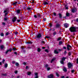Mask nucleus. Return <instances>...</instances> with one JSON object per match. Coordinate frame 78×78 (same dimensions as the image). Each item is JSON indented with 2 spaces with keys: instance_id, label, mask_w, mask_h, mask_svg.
I'll use <instances>...</instances> for the list:
<instances>
[{
  "instance_id": "50",
  "label": "nucleus",
  "mask_w": 78,
  "mask_h": 78,
  "mask_svg": "<svg viewBox=\"0 0 78 78\" xmlns=\"http://www.w3.org/2000/svg\"><path fill=\"white\" fill-rule=\"evenodd\" d=\"M18 33H17V32H15V34L17 35V34Z\"/></svg>"
},
{
  "instance_id": "61",
  "label": "nucleus",
  "mask_w": 78,
  "mask_h": 78,
  "mask_svg": "<svg viewBox=\"0 0 78 78\" xmlns=\"http://www.w3.org/2000/svg\"><path fill=\"white\" fill-rule=\"evenodd\" d=\"M66 9H69V8L68 7H66Z\"/></svg>"
},
{
  "instance_id": "43",
  "label": "nucleus",
  "mask_w": 78,
  "mask_h": 78,
  "mask_svg": "<svg viewBox=\"0 0 78 78\" xmlns=\"http://www.w3.org/2000/svg\"><path fill=\"white\" fill-rule=\"evenodd\" d=\"M49 26H50V27H51L52 26V24H51V23H50L49 24Z\"/></svg>"
},
{
  "instance_id": "42",
  "label": "nucleus",
  "mask_w": 78,
  "mask_h": 78,
  "mask_svg": "<svg viewBox=\"0 0 78 78\" xmlns=\"http://www.w3.org/2000/svg\"><path fill=\"white\" fill-rule=\"evenodd\" d=\"M2 25H4V26H5V23H2Z\"/></svg>"
},
{
  "instance_id": "40",
  "label": "nucleus",
  "mask_w": 78,
  "mask_h": 78,
  "mask_svg": "<svg viewBox=\"0 0 78 78\" xmlns=\"http://www.w3.org/2000/svg\"><path fill=\"white\" fill-rule=\"evenodd\" d=\"M34 17L35 18H37V16L36 15H34Z\"/></svg>"
},
{
  "instance_id": "34",
  "label": "nucleus",
  "mask_w": 78,
  "mask_h": 78,
  "mask_svg": "<svg viewBox=\"0 0 78 78\" xmlns=\"http://www.w3.org/2000/svg\"><path fill=\"white\" fill-rule=\"evenodd\" d=\"M50 67H48L47 68V70L48 71V70H50Z\"/></svg>"
},
{
  "instance_id": "48",
  "label": "nucleus",
  "mask_w": 78,
  "mask_h": 78,
  "mask_svg": "<svg viewBox=\"0 0 78 78\" xmlns=\"http://www.w3.org/2000/svg\"><path fill=\"white\" fill-rule=\"evenodd\" d=\"M76 63L78 64V58H77L76 59Z\"/></svg>"
},
{
  "instance_id": "58",
  "label": "nucleus",
  "mask_w": 78,
  "mask_h": 78,
  "mask_svg": "<svg viewBox=\"0 0 78 78\" xmlns=\"http://www.w3.org/2000/svg\"><path fill=\"white\" fill-rule=\"evenodd\" d=\"M50 37H48V36H46V38H49Z\"/></svg>"
},
{
  "instance_id": "28",
  "label": "nucleus",
  "mask_w": 78,
  "mask_h": 78,
  "mask_svg": "<svg viewBox=\"0 0 78 78\" xmlns=\"http://www.w3.org/2000/svg\"><path fill=\"white\" fill-rule=\"evenodd\" d=\"M12 49V50H13V51H15V50H16V48H14Z\"/></svg>"
},
{
  "instance_id": "53",
  "label": "nucleus",
  "mask_w": 78,
  "mask_h": 78,
  "mask_svg": "<svg viewBox=\"0 0 78 78\" xmlns=\"http://www.w3.org/2000/svg\"><path fill=\"white\" fill-rule=\"evenodd\" d=\"M5 59H3L2 60V62H5Z\"/></svg>"
},
{
  "instance_id": "22",
  "label": "nucleus",
  "mask_w": 78,
  "mask_h": 78,
  "mask_svg": "<svg viewBox=\"0 0 78 78\" xmlns=\"http://www.w3.org/2000/svg\"><path fill=\"white\" fill-rule=\"evenodd\" d=\"M37 17H39L41 16V15H40L39 14H38L37 15Z\"/></svg>"
},
{
  "instance_id": "41",
  "label": "nucleus",
  "mask_w": 78,
  "mask_h": 78,
  "mask_svg": "<svg viewBox=\"0 0 78 78\" xmlns=\"http://www.w3.org/2000/svg\"><path fill=\"white\" fill-rule=\"evenodd\" d=\"M8 12V10H6L4 11V12Z\"/></svg>"
},
{
  "instance_id": "60",
  "label": "nucleus",
  "mask_w": 78,
  "mask_h": 78,
  "mask_svg": "<svg viewBox=\"0 0 78 78\" xmlns=\"http://www.w3.org/2000/svg\"><path fill=\"white\" fill-rule=\"evenodd\" d=\"M61 78H64V76H62V77H61Z\"/></svg>"
},
{
  "instance_id": "26",
  "label": "nucleus",
  "mask_w": 78,
  "mask_h": 78,
  "mask_svg": "<svg viewBox=\"0 0 78 78\" xmlns=\"http://www.w3.org/2000/svg\"><path fill=\"white\" fill-rule=\"evenodd\" d=\"M2 75H3V76H6V75H7V74H6V73L2 74Z\"/></svg>"
},
{
  "instance_id": "1",
  "label": "nucleus",
  "mask_w": 78,
  "mask_h": 78,
  "mask_svg": "<svg viewBox=\"0 0 78 78\" xmlns=\"http://www.w3.org/2000/svg\"><path fill=\"white\" fill-rule=\"evenodd\" d=\"M69 30L71 32H75L76 31V28L75 27H71L69 28Z\"/></svg>"
},
{
  "instance_id": "5",
  "label": "nucleus",
  "mask_w": 78,
  "mask_h": 78,
  "mask_svg": "<svg viewBox=\"0 0 78 78\" xmlns=\"http://www.w3.org/2000/svg\"><path fill=\"white\" fill-rule=\"evenodd\" d=\"M53 77H54L53 76V75L52 74H50L48 76V78H53Z\"/></svg>"
},
{
  "instance_id": "12",
  "label": "nucleus",
  "mask_w": 78,
  "mask_h": 78,
  "mask_svg": "<svg viewBox=\"0 0 78 78\" xmlns=\"http://www.w3.org/2000/svg\"><path fill=\"white\" fill-rule=\"evenodd\" d=\"M41 34H39L37 36V38H40V37H41Z\"/></svg>"
},
{
  "instance_id": "19",
  "label": "nucleus",
  "mask_w": 78,
  "mask_h": 78,
  "mask_svg": "<svg viewBox=\"0 0 78 78\" xmlns=\"http://www.w3.org/2000/svg\"><path fill=\"white\" fill-rule=\"evenodd\" d=\"M27 10H29V11H30V10H31V8L30 7H27Z\"/></svg>"
},
{
  "instance_id": "18",
  "label": "nucleus",
  "mask_w": 78,
  "mask_h": 78,
  "mask_svg": "<svg viewBox=\"0 0 78 78\" xmlns=\"http://www.w3.org/2000/svg\"><path fill=\"white\" fill-rule=\"evenodd\" d=\"M56 28H58V27H59V24H57L56 25Z\"/></svg>"
},
{
  "instance_id": "8",
  "label": "nucleus",
  "mask_w": 78,
  "mask_h": 78,
  "mask_svg": "<svg viewBox=\"0 0 78 78\" xmlns=\"http://www.w3.org/2000/svg\"><path fill=\"white\" fill-rule=\"evenodd\" d=\"M71 11L72 12H76V8H75L73 9Z\"/></svg>"
},
{
  "instance_id": "59",
  "label": "nucleus",
  "mask_w": 78,
  "mask_h": 78,
  "mask_svg": "<svg viewBox=\"0 0 78 78\" xmlns=\"http://www.w3.org/2000/svg\"><path fill=\"white\" fill-rule=\"evenodd\" d=\"M65 54H66V53H67V51H65Z\"/></svg>"
},
{
  "instance_id": "31",
  "label": "nucleus",
  "mask_w": 78,
  "mask_h": 78,
  "mask_svg": "<svg viewBox=\"0 0 78 78\" xmlns=\"http://www.w3.org/2000/svg\"><path fill=\"white\" fill-rule=\"evenodd\" d=\"M66 16H69V13H66Z\"/></svg>"
},
{
  "instance_id": "57",
  "label": "nucleus",
  "mask_w": 78,
  "mask_h": 78,
  "mask_svg": "<svg viewBox=\"0 0 78 78\" xmlns=\"http://www.w3.org/2000/svg\"><path fill=\"white\" fill-rule=\"evenodd\" d=\"M53 14H54V16H55L56 15V13H54Z\"/></svg>"
},
{
  "instance_id": "49",
  "label": "nucleus",
  "mask_w": 78,
  "mask_h": 78,
  "mask_svg": "<svg viewBox=\"0 0 78 78\" xmlns=\"http://www.w3.org/2000/svg\"><path fill=\"white\" fill-rule=\"evenodd\" d=\"M74 70H71V72L72 73H73L74 72Z\"/></svg>"
},
{
  "instance_id": "35",
  "label": "nucleus",
  "mask_w": 78,
  "mask_h": 78,
  "mask_svg": "<svg viewBox=\"0 0 78 78\" xmlns=\"http://www.w3.org/2000/svg\"><path fill=\"white\" fill-rule=\"evenodd\" d=\"M16 66H18L19 64V63H16Z\"/></svg>"
},
{
  "instance_id": "32",
  "label": "nucleus",
  "mask_w": 78,
  "mask_h": 78,
  "mask_svg": "<svg viewBox=\"0 0 78 78\" xmlns=\"http://www.w3.org/2000/svg\"><path fill=\"white\" fill-rule=\"evenodd\" d=\"M27 44H32V42H28Z\"/></svg>"
},
{
  "instance_id": "39",
  "label": "nucleus",
  "mask_w": 78,
  "mask_h": 78,
  "mask_svg": "<svg viewBox=\"0 0 78 78\" xmlns=\"http://www.w3.org/2000/svg\"><path fill=\"white\" fill-rule=\"evenodd\" d=\"M68 55H69V56H70V55H71V52H69L68 53Z\"/></svg>"
},
{
  "instance_id": "25",
  "label": "nucleus",
  "mask_w": 78,
  "mask_h": 78,
  "mask_svg": "<svg viewBox=\"0 0 78 78\" xmlns=\"http://www.w3.org/2000/svg\"><path fill=\"white\" fill-rule=\"evenodd\" d=\"M40 51H41V49L39 48H38L37 51H38V52H40Z\"/></svg>"
},
{
  "instance_id": "38",
  "label": "nucleus",
  "mask_w": 78,
  "mask_h": 78,
  "mask_svg": "<svg viewBox=\"0 0 78 78\" xmlns=\"http://www.w3.org/2000/svg\"><path fill=\"white\" fill-rule=\"evenodd\" d=\"M62 41H60L59 42V44L60 45H61V44H62Z\"/></svg>"
},
{
  "instance_id": "13",
  "label": "nucleus",
  "mask_w": 78,
  "mask_h": 78,
  "mask_svg": "<svg viewBox=\"0 0 78 78\" xmlns=\"http://www.w3.org/2000/svg\"><path fill=\"white\" fill-rule=\"evenodd\" d=\"M54 53L55 54H58V51H57L56 50H54Z\"/></svg>"
},
{
  "instance_id": "54",
  "label": "nucleus",
  "mask_w": 78,
  "mask_h": 78,
  "mask_svg": "<svg viewBox=\"0 0 78 78\" xmlns=\"http://www.w3.org/2000/svg\"><path fill=\"white\" fill-rule=\"evenodd\" d=\"M44 21H46V18H44L43 19Z\"/></svg>"
},
{
  "instance_id": "7",
  "label": "nucleus",
  "mask_w": 78,
  "mask_h": 78,
  "mask_svg": "<svg viewBox=\"0 0 78 78\" xmlns=\"http://www.w3.org/2000/svg\"><path fill=\"white\" fill-rule=\"evenodd\" d=\"M0 47L2 50H5V47L3 45H1Z\"/></svg>"
},
{
  "instance_id": "6",
  "label": "nucleus",
  "mask_w": 78,
  "mask_h": 78,
  "mask_svg": "<svg viewBox=\"0 0 78 78\" xmlns=\"http://www.w3.org/2000/svg\"><path fill=\"white\" fill-rule=\"evenodd\" d=\"M72 48V46L68 44L67 45V49L68 50H70V48Z\"/></svg>"
},
{
  "instance_id": "9",
  "label": "nucleus",
  "mask_w": 78,
  "mask_h": 78,
  "mask_svg": "<svg viewBox=\"0 0 78 78\" xmlns=\"http://www.w3.org/2000/svg\"><path fill=\"white\" fill-rule=\"evenodd\" d=\"M38 73H35V76L34 77V78H38Z\"/></svg>"
},
{
  "instance_id": "20",
  "label": "nucleus",
  "mask_w": 78,
  "mask_h": 78,
  "mask_svg": "<svg viewBox=\"0 0 78 78\" xmlns=\"http://www.w3.org/2000/svg\"><path fill=\"white\" fill-rule=\"evenodd\" d=\"M56 34H57L56 32H54L53 33V36H55V35H56Z\"/></svg>"
},
{
  "instance_id": "23",
  "label": "nucleus",
  "mask_w": 78,
  "mask_h": 78,
  "mask_svg": "<svg viewBox=\"0 0 78 78\" xmlns=\"http://www.w3.org/2000/svg\"><path fill=\"white\" fill-rule=\"evenodd\" d=\"M45 52H47V53H48L49 51H48V49H45Z\"/></svg>"
},
{
  "instance_id": "56",
  "label": "nucleus",
  "mask_w": 78,
  "mask_h": 78,
  "mask_svg": "<svg viewBox=\"0 0 78 78\" xmlns=\"http://www.w3.org/2000/svg\"><path fill=\"white\" fill-rule=\"evenodd\" d=\"M63 48L65 50H66V47H63Z\"/></svg>"
},
{
  "instance_id": "47",
  "label": "nucleus",
  "mask_w": 78,
  "mask_h": 78,
  "mask_svg": "<svg viewBox=\"0 0 78 78\" xmlns=\"http://www.w3.org/2000/svg\"><path fill=\"white\" fill-rule=\"evenodd\" d=\"M48 65H46L45 66V67H47V68L48 67Z\"/></svg>"
},
{
  "instance_id": "55",
  "label": "nucleus",
  "mask_w": 78,
  "mask_h": 78,
  "mask_svg": "<svg viewBox=\"0 0 78 78\" xmlns=\"http://www.w3.org/2000/svg\"><path fill=\"white\" fill-rule=\"evenodd\" d=\"M14 54H15V55H17V52H14Z\"/></svg>"
},
{
  "instance_id": "21",
  "label": "nucleus",
  "mask_w": 78,
  "mask_h": 78,
  "mask_svg": "<svg viewBox=\"0 0 78 78\" xmlns=\"http://www.w3.org/2000/svg\"><path fill=\"white\" fill-rule=\"evenodd\" d=\"M63 71H64V72H67V69L66 68H64L63 69Z\"/></svg>"
},
{
  "instance_id": "24",
  "label": "nucleus",
  "mask_w": 78,
  "mask_h": 78,
  "mask_svg": "<svg viewBox=\"0 0 78 78\" xmlns=\"http://www.w3.org/2000/svg\"><path fill=\"white\" fill-rule=\"evenodd\" d=\"M5 67L6 68L7 67H8V64H5Z\"/></svg>"
},
{
  "instance_id": "30",
  "label": "nucleus",
  "mask_w": 78,
  "mask_h": 78,
  "mask_svg": "<svg viewBox=\"0 0 78 78\" xmlns=\"http://www.w3.org/2000/svg\"><path fill=\"white\" fill-rule=\"evenodd\" d=\"M9 32H7L5 34V35L6 36H8V34H9Z\"/></svg>"
},
{
  "instance_id": "3",
  "label": "nucleus",
  "mask_w": 78,
  "mask_h": 78,
  "mask_svg": "<svg viewBox=\"0 0 78 78\" xmlns=\"http://www.w3.org/2000/svg\"><path fill=\"white\" fill-rule=\"evenodd\" d=\"M67 66L69 68H70L71 67H72V66H73V64L70 62H69L68 63Z\"/></svg>"
},
{
  "instance_id": "37",
  "label": "nucleus",
  "mask_w": 78,
  "mask_h": 78,
  "mask_svg": "<svg viewBox=\"0 0 78 78\" xmlns=\"http://www.w3.org/2000/svg\"><path fill=\"white\" fill-rule=\"evenodd\" d=\"M17 3V2H15L13 3V5H16Z\"/></svg>"
},
{
  "instance_id": "16",
  "label": "nucleus",
  "mask_w": 78,
  "mask_h": 78,
  "mask_svg": "<svg viewBox=\"0 0 78 78\" xmlns=\"http://www.w3.org/2000/svg\"><path fill=\"white\" fill-rule=\"evenodd\" d=\"M55 75L58 77H59V74H58L57 73H56Z\"/></svg>"
},
{
  "instance_id": "33",
  "label": "nucleus",
  "mask_w": 78,
  "mask_h": 78,
  "mask_svg": "<svg viewBox=\"0 0 78 78\" xmlns=\"http://www.w3.org/2000/svg\"><path fill=\"white\" fill-rule=\"evenodd\" d=\"M16 12L17 13H19L20 12V10H18Z\"/></svg>"
},
{
  "instance_id": "64",
  "label": "nucleus",
  "mask_w": 78,
  "mask_h": 78,
  "mask_svg": "<svg viewBox=\"0 0 78 78\" xmlns=\"http://www.w3.org/2000/svg\"><path fill=\"white\" fill-rule=\"evenodd\" d=\"M76 21L77 22H78V18L76 19Z\"/></svg>"
},
{
  "instance_id": "17",
  "label": "nucleus",
  "mask_w": 78,
  "mask_h": 78,
  "mask_svg": "<svg viewBox=\"0 0 78 78\" xmlns=\"http://www.w3.org/2000/svg\"><path fill=\"white\" fill-rule=\"evenodd\" d=\"M55 58H54L52 59L51 62V63H52V62H53V61H55Z\"/></svg>"
},
{
  "instance_id": "2",
  "label": "nucleus",
  "mask_w": 78,
  "mask_h": 78,
  "mask_svg": "<svg viewBox=\"0 0 78 78\" xmlns=\"http://www.w3.org/2000/svg\"><path fill=\"white\" fill-rule=\"evenodd\" d=\"M66 59V57H62V60L60 61V62L62 64H64V61H65V59Z\"/></svg>"
},
{
  "instance_id": "45",
  "label": "nucleus",
  "mask_w": 78,
  "mask_h": 78,
  "mask_svg": "<svg viewBox=\"0 0 78 78\" xmlns=\"http://www.w3.org/2000/svg\"><path fill=\"white\" fill-rule=\"evenodd\" d=\"M23 64L24 65H26V64H27V63L26 62H23Z\"/></svg>"
},
{
  "instance_id": "29",
  "label": "nucleus",
  "mask_w": 78,
  "mask_h": 78,
  "mask_svg": "<svg viewBox=\"0 0 78 78\" xmlns=\"http://www.w3.org/2000/svg\"><path fill=\"white\" fill-rule=\"evenodd\" d=\"M59 17H60V18H61V17H62V15H61V14H59Z\"/></svg>"
},
{
  "instance_id": "11",
  "label": "nucleus",
  "mask_w": 78,
  "mask_h": 78,
  "mask_svg": "<svg viewBox=\"0 0 78 78\" xmlns=\"http://www.w3.org/2000/svg\"><path fill=\"white\" fill-rule=\"evenodd\" d=\"M17 19V17H14L13 19L12 20V21L13 22H16V20Z\"/></svg>"
},
{
  "instance_id": "44",
  "label": "nucleus",
  "mask_w": 78,
  "mask_h": 78,
  "mask_svg": "<svg viewBox=\"0 0 78 78\" xmlns=\"http://www.w3.org/2000/svg\"><path fill=\"white\" fill-rule=\"evenodd\" d=\"M17 22H20V20H17Z\"/></svg>"
},
{
  "instance_id": "4",
  "label": "nucleus",
  "mask_w": 78,
  "mask_h": 78,
  "mask_svg": "<svg viewBox=\"0 0 78 78\" xmlns=\"http://www.w3.org/2000/svg\"><path fill=\"white\" fill-rule=\"evenodd\" d=\"M64 25L65 28H67L69 26V24L67 23H65L64 24Z\"/></svg>"
},
{
  "instance_id": "51",
  "label": "nucleus",
  "mask_w": 78,
  "mask_h": 78,
  "mask_svg": "<svg viewBox=\"0 0 78 78\" xmlns=\"http://www.w3.org/2000/svg\"><path fill=\"white\" fill-rule=\"evenodd\" d=\"M28 66H26V69H28Z\"/></svg>"
},
{
  "instance_id": "14",
  "label": "nucleus",
  "mask_w": 78,
  "mask_h": 78,
  "mask_svg": "<svg viewBox=\"0 0 78 78\" xmlns=\"http://www.w3.org/2000/svg\"><path fill=\"white\" fill-rule=\"evenodd\" d=\"M44 5H48V2H44Z\"/></svg>"
},
{
  "instance_id": "36",
  "label": "nucleus",
  "mask_w": 78,
  "mask_h": 78,
  "mask_svg": "<svg viewBox=\"0 0 78 78\" xmlns=\"http://www.w3.org/2000/svg\"><path fill=\"white\" fill-rule=\"evenodd\" d=\"M4 20L6 21V20H8V18H4Z\"/></svg>"
},
{
  "instance_id": "27",
  "label": "nucleus",
  "mask_w": 78,
  "mask_h": 78,
  "mask_svg": "<svg viewBox=\"0 0 78 78\" xmlns=\"http://www.w3.org/2000/svg\"><path fill=\"white\" fill-rule=\"evenodd\" d=\"M0 36H4V34H3V33H2L0 34Z\"/></svg>"
},
{
  "instance_id": "10",
  "label": "nucleus",
  "mask_w": 78,
  "mask_h": 78,
  "mask_svg": "<svg viewBox=\"0 0 78 78\" xmlns=\"http://www.w3.org/2000/svg\"><path fill=\"white\" fill-rule=\"evenodd\" d=\"M12 51V49H10L9 50H7L6 52L5 53L6 54H7L9 51H10V52H11Z\"/></svg>"
},
{
  "instance_id": "46",
  "label": "nucleus",
  "mask_w": 78,
  "mask_h": 78,
  "mask_svg": "<svg viewBox=\"0 0 78 78\" xmlns=\"http://www.w3.org/2000/svg\"><path fill=\"white\" fill-rule=\"evenodd\" d=\"M17 73V71H15V73L16 74Z\"/></svg>"
},
{
  "instance_id": "63",
  "label": "nucleus",
  "mask_w": 78,
  "mask_h": 78,
  "mask_svg": "<svg viewBox=\"0 0 78 78\" xmlns=\"http://www.w3.org/2000/svg\"><path fill=\"white\" fill-rule=\"evenodd\" d=\"M42 43H45V42H44V41H42Z\"/></svg>"
},
{
  "instance_id": "62",
  "label": "nucleus",
  "mask_w": 78,
  "mask_h": 78,
  "mask_svg": "<svg viewBox=\"0 0 78 78\" xmlns=\"http://www.w3.org/2000/svg\"><path fill=\"white\" fill-rule=\"evenodd\" d=\"M42 48L43 49H44V48H45V47H43Z\"/></svg>"
},
{
  "instance_id": "52",
  "label": "nucleus",
  "mask_w": 78,
  "mask_h": 78,
  "mask_svg": "<svg viewBox=\"0 0 78 78\" xmlns=\"http://www.w3.org/2000/svg\"><path fill=\"white\" fill-rule=\"evenodd\" d=\"M61 38H59L58 39V41H59V40H61Z\"/></svg>"
},
{
  "instance_id": "15",
  "label": "nucleus",
  "mask_w": 78,
  "mask_h": 78,
  "mask_svg": "<svg viewBox=\"0 0 78 78\" xmlns=\"http://www.w3.org/2000/svg\"><path fill=\"white\" fill-rule=\"evenodd\" d=\"M31 74V72H28L27 73V75H30Z\"/></svg>"
}]
</instances>
